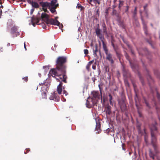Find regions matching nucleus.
Segmentation results:
<instances>
[{
	"label": "nucleus",
	"instance_id": "f257e3e1",
	"mask_svg": "<svg viewBox=\"0 0 160 160\" xmlns=\"http://www.w3.org/2000/svg\"><path fill=\"white\" fill-rule=\"evenodd\" d=\"M66 61L67 59L65 57H58L56 61V68L51 70L49 72L50 74H52V77H59L61 80L65 83H67L66 67L65 64Z\"/></svg>",
	"mask_w": 160,
	"mask_h": 160
},
{
	"label": "nucleus",
	"instance_id": "f03ea898",
	"mask_svg": "<svg viewBox=\"0 0 160 160\" xmlns=\"http://www.w3.org/2000/svg\"><path fill=\"white\" fill-rule=\"evenodd\" d=\"M151 131V135L152 137V143L153 145L154 148L156 151V146L155 145V142L156 141V139L155 135V132L157 131V128L155 125L152 124L150 127Z\"/></svg>",
	"mask_w": 160,
	"mask_h": 160
},
{
	"label": "nucleus",
	"instance_id": "7ed1b4c3",
	"mask_svg": "<svg viewBox=\"0 0 160 160\" xmlns=\"http://www.w3.org/2000/svg\"><path fill=\"white\" fill-rule=\"evenodd\" d=\"M102 47L106 55V59L108 60L111 64H113L114 61L112 58V55L108 52V49L107 48L106 44L102 45Z\"/></svg>",
	"mask_w": 160,
	"mask_h": 160
},
{
	"label": "nucleus",
	"instance_id": "20e7f679",
	"mask_svg": "<svg viewBox=\"0 0 160 160\" xmlns=\"http://www.w3.org/2000/svg\"><path fill=\"white\" fill-rule=\"evenodd\" d=\"M95 32L97 36L99 37L100 39L102 42V45L106 44L105 43L104 41V38L103 35L100 33L101 30L99 29V24H98V26L97 28L95 29Z\"/></svg>",
	"mask_w": 160,
	"mask_h": 160
},
{
	"label": "nucleus",
	"instance_id": "39448f33",
	"mask_svg": "<svg viewBox=\"0 0 160 160\" xmlns=\"http://www.w3.org/2000/svg\"><path fill=\"white\" fill-rule=\"evenodd\" d=\"M46 23L47 25L51 24L54 25H57L59 27V28H60L61 27H63L62 25L60 24L58 20H55L53 18L49 19L48 20V21Z\"/></svg>",
	"mask_w": 160,
	"mask_h": 160
},
{
	"label": "nucleus",
	"instance_id": "423d86ee",
	"mask_svg": "<svg viewBox=\"0 0 160 160\" xmlns=\"http://www.w3.org/2000/svg\"><path fill=\"white\" fill-rule=\"evenodd\" d=\"M59 78H56V79L58 81L60 82L59 84L57 86V91L59 94H61L62 92V87L63 89H64V88L62 87V81L60 78V77H58ZM62 82H63L62 81Z\"/></svg>",
	"mask_w": 160,
	"mask_h": 160
},
{
	"label": "nucleus",
	"instance_id": "0eeeda50",
	"mask_svg": "<svg viewBox=\"0 0 160 160\" xmlns=\"http://www.w3.org/2000/svg\"><path fill=\"white\" fill-rule=\"evenodd\" d=\"M40 4L42 6V10L44 11V12H48V11L47 9L48 8L49 9L50 8V3H48L47 2H40Z\"/></svg>",
	"mask_w": 160,
	"mask_h": 160
},
{
	"label": "nucleus",
	"instance_id": "6e6552de",
	"mask_svg": "<svg viewBox=\"0 0 160 160\" xmlns=\"http://www.w3.org/2000/svg\"><path fill=\"white\" fill-rule=\"evenodd\" d=\"M92 96H91V99L95 100L97 102V100L100 98V94L98 91H93L91 92Z\"/></svg>",
	"mask_w": 160,
	"mask_h": 160
},
{
	"label": "nucleus",
	"instance_id": "1a4fd4ad",
	"mask_svg": "<svg viewBox=\"0 0 160 160\" xmlns=\"http://www.w3.org/2000/svg\"><path fill=\"white\" fill-rule=\"evenodd\" d=\"M90 98V97H88L87 100L86 102V107L88 108H91L94 106L97 103L96 101L95 100L91 99V102H90L88 99Z\"/></svg>",
	"mask_w": 160,
	"mask_h": 160
},
{
	"label": "nucleus",
	"instance_id": "9d476101",
	"mask_svg": "<svg viewBox=\"0 0 160 160\" xmlns=\"http://www.w3.org/2000/svg\"><path fill=\"white\" fill-rule=\"evenodd\" d=\"M41 88V91H47L48 88V85L47 83H46L45 81H43V82L40 83L39 85V86Z\"/></svg>",
	"mask_w": 160,
	"mask_h": 160
},
{
	"label": "nucleus",
	"instance_id": "9b49d317",
	"mask_svg": "<svg viewBox=\"0 0 160 160\" xmlns=\"http://www.w3.org/2000/svg\"><path fill=\"white\" fill-rule=\"evenodd\" d=\"M125 56L126 59L129 61L131 67L133 69V70H134V69H136L137 70V68H138V66L136 65H134L132 63L131 61L129 59V55L128 54L126 53Z\"/></svg>",
	"mask_w": 160,
	"mask_h": 160
},
{
	"label": "nucleus",
	"instance_id": "f8f14e48",
	"mask_svg": "<svg viewBox=\"0 0 160 160\" xmlns=\"http://www.w3.org/2000/svg\"><path fill=\"white\" fill-rule=\"evenodd\" d=\"M11 33L12 35H15V36H17L18 34V31L17 27L16 26H13L11 29Z\"/></svg>",
	"mask_w": 160,
	"mask_h": 160
},
{
	"label": "nucleus",
	"instance_id": "ddd939ff",
	"mask_svg": "<svg viewBox=\"0 0 160 160\" xmlns=\"http://www.w3.org/2000/svg\"><path fill=\"white\" fill-rule=\"evenodd\" d=\"M119 105L121 109L122 112H125L127 109L126 105L124 101L120 102Z\"/></svg>",
	"mask_w": 160,
	"mask_h": 160
},
{
	"label": "nucleus",
	"instance_id": "4468645a",
	"mask_svg": "<svg viewBox=\"0 0 160 160\" xmlns=\"http://www.w3.org/2000/svg\"><path fill=\"white\" fill-rule=\"evenodd\" d=\"M105 110L107 115H110L112 113L111 107L109 104L107 105Z\"/></svg>",
	"mask_w": 160,
	"mask_h": 160
},
{
	"label": "nucleus",
	"instance_id": "2eb2a0df",
	"mask_svg": "<svg viewBox=\"0 0 160 160\" xmlns=\"http://www.w3.org/2000/svg\"><path fill=\"white\" fill-rule=\"evenodd\" d=\"M48 18L49 16L48 14L45 13H43L41 15L40 18L42 19V20H44V21L46 23L48 21V20L49 19Z\"/></svg>",
	"mask_w": 160,
	"mask_h": 160
},
{
	"label": "nucleus",
	"instance_id": "dca6fc26",
	"mask_svg": "<svg viewBox=\"0 0 160 160\" xmlns=\"http://www.w3.org/2000/svg\"><path fill=\"white\" fill-rule=\"evenodd\" d=\"M50 99L53 100L56 102H58L59 101L60 98L57 95L54 93L52 94V96H51Z\"/></svg>",
	"mask_w": 160,
	"mask_h": 160
},
{
	"label": "nucleus",
	"instance_id": "f3484780",
	"mask_svg": "<svg viewBox=\"0 0 160 160\" xmlns=\"http://www.w3.org/2000/svg\"><path fill=\"white\" fill-rule=\"evenodd\" d=\"M41 20V18L36 17L33 16L31 18L32 22H35L36 23H38Z\"/></svg>",
	"mask_w": 160,
	"mask_h": 160
},
{
	"label": "nucleus",
	"instance_id": "a211bd4d",
	"mask_svg": "<svg viewBox=\"0 0 160 160\" xmlns=\"http://www.w3.org/2000/svg\"><path fill=\"white\" fill-rule=\"evenodd\" d=\"M100 127H101V124L100 122L98 120V121H97L96 120V130L97 131H99L100 130Z\"/></svg>",
	"mask_w": 160,
	"mask_h": 160
},
{
	"label": "nucleus",
	"instance_id": "6ab92c4d",
	"mask_svg": "<svg viewBox=\"0 0 160 160\" xmlns=\"http://www.w3.org/2000/svg\"><path fill=\"white\" fill-rule=\"evenodd\" d=\"M30 3L33 8H38L39 7V4L36 2L30 1Z\"/></svg>",
	"mask_w": 160,
	"mask_h": 160
},
{
	"label": "nucleus",
	"instance_id": "aec40b11",
	"mask_svg": "<svg viewBox=\"0 0 160 160\" xmlns=\"http://www.w3.org/2000/svg\"><path fill=\"white\" fill-rule=\"evenodd\" d=\"M57 2V0H52L51 3H50V6L55 7V6L56 7H58V4H56Z\"/></svg>",
	"mask_w": 160,
	"mask_h": 160
},
{
	"label": "nucleus",
	"instance_id": "412c9836",
	"mask_svg": "<svg viewBox=\"0 0 160 160\" xmlns=\"http://www.w3.org/2000/svg\"><path fill=\"white\" fill-rule=\"evenodd\" d=\"M98 45L96 44H95L94 47L93 48V54L97 56V52H98Z\"/></svg>",
	"mask_w": 160,
	"mask_h": 160
},
{
	"label": "nucleus",
	"instance_id": "4be33fe9",
	"mask_svg": "<svg viewBox=\"0 0 160 160\" xmlns=\"http://www.w3.org/2000/svg\"><path fill=\"white\" fill-rule=\"evenodd\" d=\"M141 19L142 20V22L143 24V28L144 30H145L146 29H147V26L146 24L145 21H144L143 18L142 17H141Z\"/></svg>",
	"mask_w": 160,
	"mask_h": 160
},
{
	"label": "nucleus",
	"instance_id": "5701e85b",
	"mask_svg": "<svg viewBox=\"0 0 160 160\" xmlns=\"http://www.w3.org/2000/svg\"><path fill=\"white\" fill-rule=\"evenodd\" d=\"M135 100L136 103V105L137 107H138L139 105V100L137 94H136L135 96Z\"/></svg>",
	"mask_w": 160,
	"mask_h": 160
},
{
	"label": "nucleus",
	"instance_id": "b1692460",
	"mask_svg": "<svg viewBox=\"0 0 160 160\" xmlns=\"http://www.w3.org/2000/svg\"><path fill=\"white\" fill-rule=\"evenodd\" d=\"M57 8L55 6V7H50V8L49 9L52 13H54L55 12H56L55 9Z\"/></svg>",
	"mask_w": 160,
	"mask_h": 160
},
{
	"label": "nucleus",
	"instance_id": "393cba45",
	"mask_svg": "<svg viewBox=\"0 0 160 160\" xmlns=\"http://www.w3.org/2000/svg\"><path fill=\"white\" fill-rule=\"evenodd\" d=\"M108 96L109 97V101L110 102V103L111 105L113 106V102H112V95L110 94H109L108 95Z\"/></svg>",
	"mask_w": 160,
	"mask_h": 160
},
{
	"label": "nucleus",
	"instance_id": "a878e982",
	"mask_svg": "<svg viewBox=\"0 0 160 160\" xmlns=\"http://www.w3.org/2000/svg\"><path fill=\"white\" fill-rule=\"evenodd\" d=\"M124 4V2L121 0H119V3L118 4V8L119 9H120L123 6Z\"/></svg>",
	"mask_w": 160,
	"mask_h": 160
},
{
	"label": "nucleus",
	"instance_id": "bb28decb",
	"mask_svg": "<svg viewBox=\"0 0 160 160\" xmlns=\"http://www.w3.org/2000/svg\"><path fill=\"white\" fill-rule=\"evenodd\" d=\"M116 52V56L117 57L119 58V60L120 59V58L121 56V52L119 51H118Z\"/></svg>",
	"mask_w": 160,
	"mask_h": 160
},
{
	"label": "nucleus",
	"instance_id": "cd10ccee",
	"mask_svg": "<svg viewBox=\"0 0 160 160\" xmlns=\"http://www.w3.org/2000/svg\"><path fill=\"white\" fill-rule=\"evenodd\" d=\"M141 124H139L137 125V127H136L139 133H141Z\"/></svg>",
	"mask_w": 160,
	"mask_h": 160
},
{
	"label": "nucleus",
	"instance_id": "c85d7f7f",
	"mask_svg": "<svg viewBox=\"0 0 160 160\" xmlns=\"http://www.w3.org/2000/svg\"><path fill=\"white\" fill-rule=\"evenodd\" d=\"M149 154L150 157L152 158L153 160H154V159L155 155L151 150L150 151Z\"/></svg>",
	"mask_w": 160,
	"mask_h": 160
},
{
	"label": "nucleus",
	"instance_id": "c756f323",
	"mask_svg": "<svg viewBox=\"0 0 160 160\" xmlns=\"http://www.w3.org/2000/svg\"><path fill=\"white\" fill-rule=\"evenodd\" d=\"M101 93V102H102V103L103 104H104L105 103V101H106V100H105V98L103 97V98H102V92H100Z\"/></svg>",
	"mask_w": 160,
	"mask_h": 160
},
{
	"label": "nucleus",
	"instance_id": "7c9ffc66",
	"mask_svg": "<svg viewBox=\"0 0 160 160\" xmlns=\"http://www.w3.org/2000/svg\"><path fill=\"white\" fill-rule=\"evenodd\" d=\"M155 105L156 107V109L157 110V112L158 113H160V108H158V107L157 106V105L156 102H155Z\"/></svg>",
	"mask_w": 160,
	"mask_h": 160
},
{
	"label": "nucleus",
	"instance_id": "2f4dec72",
	"mask_svg": "<svg viewBox=\"0 0 160 160\" xmlns=\"http://www.w3.org/2000/svg\"><path fill=\"white\" fill-rule=\"evenodd\" d=\"M105 13L106 15H105V18H107L108 16V8H107L105 11Z\"/></svg>",
	"mask_w": 160,
	"mask_h": 160
},
{
	"label": "nucleus",
	"instance_id": "473e14b6",
	"mask_svg": "<svg viewBox=\"0 0 160 160\" xmlns=\"http://www.w3.org/2000/svg\"><path fill=\"white\" fill-rule=\"evenodd\" d=\"M103 32L105 33L106 35H107V30L106 27L103 28Z\"/></svg>",
	"mask_w": 160,
	"mask_h": 160
},
{
	"label": "nucleus",
	"instance_id": "72a5a7b5",
	"mask_svg": "<svg viewBox=\"0 0 160 160\" xmlns=\"http://www.w3.org/2000/svg\"><path fill=\"white\" fill-rule=\"evenodd\" d=\"M124 83L125 85L127 86H129V83L128 82V80L127 79H125L124 80Z\"/></svg>",
	"mask_w": 160,
	"mask_h": 160
},
{
	"label": "nucleus",
	"instance_id": "f704fd0d",
	"mask_svg": "<svg viewBox=\"0 0 160 160\" xmlns=\"http://www.w3.org/2000/svg\"><path fill=\"white\" fill-rule=\"evenodd\" d=\"M77 8L78 9H79L80 8H81V10H82L83 7L81 6V5L80 4H78L77 5Z\"/></svg>",
	"mask_w": 160,
	"mask_h": 160
},
{
	"label": "nucleus",
	"instance_id": "c9c22d12",
	"mask_svg": "<svg viewBox=\"0 0 160 160\" xmlns=\"http://www.w3.org/2000/svg\"><path fill=\"white\" fill-rule=\"evenodd\" d=\"M148 4H146L143 7L144 11L145 12H147V8L148 7Z\"/></svg>",
	"mask_w": 160,
	"mask_h": 160
},
{
	"label": "nucleus",
	"instance_id": "e433bc0d",
	"mask_svg": "<svg viewBox=\"0 0 160 160\" xmlns=\"http://www.w3.org/2000/svg\"><path fill=\"white\" fill-rule=\"evenodd\" d=\"M43 92L42 93V96L43 97V98H45L46 97V94L45 92V91H43Z\"/></svg>",
	"mask_w": 160,
	"mask_h": 160
},
{
	"label": "nucleus",
	"instance_id": "4c0bfd02",
	"mask_svg": "<svg viewBox=\"0 0 160 160\" xmlns=\"http://www.w3.org/2000/svg\"><path fill=\"white\" fill-rule=\"evenodd\" d=\"M144 102L147 106V107H148L149 108H150V107L149 105V104L147 102V101L145 99H144Z\"/></svg>",
	"mask_w": 160,
	"mask_h": 160
},
{
	"label": "nucleus",
	"instance_id": "58836bf2",
	"mask_svg": "<svg viewBox=\"0 0 160 160\" xmlns=\"http://www.w3.org/2000/svg\"><path fill=\"white\" fill-rule=\"evenodd\" d=\"M22 79L24 80L25 82H27L28 80V77H25L22 78Z\"/></svg>",
	"mask_w": 160,
	"mask_h": 160
},
{
	"label": "nucleus",
	"instance_id": "ea45409f",
	"mask_svg": "<svg viewBox=\"0 0 160 160\" xmlns=\"http://www.w3.org/2000/svg\"><path fill=\"white\" fill-rule=\"evenodd\" d=\"M112 13L114 15H115L116 16H117V11L115 9H113L112 11Z\"/></svg>",
	"mask_w": 160,
	"mask_h": 160
},
{
	"label": "nucleus",
	"instance_id": "a19ab883",
	"mask_svg": "<svg viewBox=\"0 0 160 160\" xmlns=\"http://www.w3.org/2000/svg\"><path fill=\"white\" fill-rule=\"evenodd\" d=\"M84 53L85 54L87 55L88 53V50L87 49H84Z\"/></svg>",
	"mask_w": 160,
	"mask_h": 160
},
{
	"label": "nucleus",
	"instance_id": "79ce46f5",
	"mask_svg": "<svg viewBox=\"0 0 160 160\" xmlns=\"http://www.w3.org/2000/svg\"><path fill=\"white\" fill-rule=\"evenodd\" d=\"M34 11V8H32L31 10V11H30V14L31 15H32V14L33 12Z\"/></svg>",
	"mask_w": 160,
	"mask_h": 160
},
{
	"label": "nucleus",
	"instance_id": "37998d69",
	"mask_svg": "<svg viewBox=\"0 0 160 160\" xmlns=\"http://www.w3.org/2000/svg\"><path fill=\"white\" fill-rule=\"evenodd\" d=\"M90 64H88L86 66V69H87V70H89V68L90 67Z\"/></svg>",
	"mask_w": 160,
	"mask_h": 160
},
{
	"label": "nucleus",
	"instance_id": "c03bdc74",
	"mask_svg": "<svg viewBox=\"0 0 160 160\" xmlns=\"http://www.w3.org/2000/svg\"><path fill=\"white\" fill-rule=\"evenodd\" d=\"M137 14V12L133 11V17L134 18H135L136 17Z\"/></svg>",
	"mask_w": 160,
	"mask_h": 160
},
{
	"label": "nucleus",
	"instance_id": "a18cd8bd",
	"mask_svg": "<svg viewBox=\"0 0 160 160\" xmlns=\"http://www.w3.org/2000/svg\"><path fill=\"white\" fill-rule=\"evenodd\" d=\"M100 0H93V1L94 2H96L98 4H100Z\"/></svg>",
	"mask_w": 160,
	"mask_h": 160
},
{
	"label": "nucleus",
	"instance_id": "49530a36",
	"mask_svg": "<svg viewBox=\"0 0 160 160\" xmlns=\"http://www.w3.org/2000/svg\"><path fill=\"white\" fill-rule=\"evenodd\" d=\"M113 49H114V51H115V52L118 51V47H115L114 48H113Z\"/></svg>",
	"mask_w": 160,
	"mask_h": 160
},
{
	"label": "nucleus",
	"instance_id": "de8ad7c7",
	"mask_svg": "<svg viewBox=\"0 0 160 160\" xmlns=\"http://www.w3.org/2000/svg\"><path fill=\"white\" fill-rule=\"evenodd\" d=\"M26 152H24L25 154H26L27 153H28L30 151V149L29 148H27L26 149Z\"/></svg>",
	"mask_w": 160,
	"mask_h": 160
},
{
	"label": "nucleus",
	"instance_id": "09e8293b",
	"mask_svg": "<svg viewBox=\"0 0 160 160\" xmlns=\"http://www.w3.org/2000/svg\"><path fill=\"white\" fill-rule=\"evenodd\" d=\"M63 94H65L66 96L68 94L67 92L65 90H63Z\"/></svg>",
	"mask_w": 160,
	"mask_h": 160
},
{
	"label": "nucleus",
	"instance_id": "8fccbe9b",
	"mask_svg": "<svg viewBox=\"0 0 160 160\" xmlns=\"http://www.w3.org/2000/svg\"><path fill=\"white\" fill-rule=\"evenodd\" d=\"M117 6V5L116 4H114V5L112 6L113 9H114Z\"/></svg>",
	"mask_w": 160,
	"mask_h": 160
},
{
	"label": "nucleus",
	"instance_id": "3c124183",
	"mask_svg": "<svg viewBox=\"0 0 160 160\" xmlns=\"http://www.w3.org/2000/svg\"><path fill=\"white\" fill-rule=\"evenodd\" d=\"M146 71L147 72V73H148V77L150 78V79L151 78V77L150 75H149V72H148V70H146Z\"/></svg>",
	"mask_w": 160,
	"mask_h": 160
},
{
	"label": "nucleus",
	"instance_id": "603ef678",
	"mask_svg": "<svg viewBox=\"0 0 160 160\" xmlns=\"http://www.w3.org/2000/svg\"><path fill=\"white\" fill-rule=\"evenodd\" d=\"M144 30V32H145V34L146 35H148V29H146L145 30Z\"/></svg>",
	"mask_w": 160,
	"mask_h": 160
},
{
	"label": "nucleus",
	"instance_id": "864d4df0",
	"mask_svg": "<svg viewBox=\"0 0 160 160\" xmlns=\"http://www.w3.org/2000/svg\"><path fill=\"white\" fill-rule=\"evenodd\" d=\"M124 147H125L124 144H122V149L123 150H125V148H124Z\"/></svg>",
	"mask_w": 160,
	"mask_h": 160
},
{
	"label": "nucleus",
	"instance_id": "5fc2aeb1",
	"mask_svg": "<svg viewBox=\"0 0 160 160\" xmlns=\"http://www.w3.org/2000/svg\"><path fill=\"white\" fill-rule=\"evenodd\" d=\"M129 6H126V9L125 10V12H128V9H129Z\"/></svg>",
	"mask_w": 160,
	"mask_h": 160
},
{
	"label": "nucleus",
	"instance_id": "6e6d98bb",
	"mask_svg": "<svg viewBox=\"0 0 160 160\" xmlns=\"http://www.w3.org/2000/svg\"><path fill=\"white\" fill-rule=\"evenodd\" d=\"M111 45L113 47V48H114L115 47L114 43L112 41L111 42Z\"/></svg>",
	"mask_w": 160,
	"mask_h": 160
},
{
	"label": "nucleus",
	"instance_id": "4d7b16f0",
	"mask_svg": "<svg viewBox=\"0 0 160 160\" xmlns=\"http://www.w3.org/2000/svg\"><path fill=\"white\" fill-rule=\"evenodd\" d=\"M102 28L105 27H106V26L105 25V24L104 22H103L102 24Z\"/></svg>",
	"mask_w": 160,
	"mask_h": 160
},
{
	"label": "nucleus",
	"instance_id": "13d9d810",
	"mask_svg": "<svg viewBox=\"0 0 160 160\" xmlns=\"http://www.w3.org/2000/svg\"><path fill=\"white\" fill-rule=\"evenodd\" d=\"M94 60H92L88 63V64H90V65H91V64L93 62Z\"/></svg>",
	"mask_w": 160,
	"mask_h": 160
},
{
	"label": "nucleus",
	"instance_id": "bf43d9fd",
	"mask_svg": "<svg viewBox=\"0 0 160 160\" xmlns=\"http://www.w3.org/2000/svg\"><path fill=\"white\" fill-rule=\"evenodd\" d=\"M96 66L95 65H93L92 66V68L93 69L95 70L96 69Z\"/></svg>",
	"mask_w": 160,
	"mask_h": 160
},
{
	"label": "nucleus",
	"instance_id": "052dcab7",
	"mask_svg": "<svg viewBox=\"0 0 160 160\" xmlns=\"http://www.w3.org/2000/svg\"><path fill=\"white\" fill-rule=\"evenodd\" d=\"M2 11L1 9H0V18H1V16L2 15Z\"/></svg>",
	"mask_w": 160,
	"mask_h": 160
},
{
	"label": "nucleus",
	"instance_id": "680f3d73",
	"mask_svg": "<svg viewBox=\"0 0 160 160\" xmlns=\"http://www.w3.org/2000/svg\"><path fill=\"white\" fill-rule=\"evenodd\" d=\"M92 0H89V3L92 6V5L91 4V2H92Z\"/></svg>",
	"mask_w": 160,
	"mask_h": 160
},
{
	"label": "nucleus",
	"instance_id": "e2e57ef3",
	"mask_svg": "<svg viewBox=\"0 0 160 160\" xmlns=\"http://www.w3.org/2000/svg\"><path fill=\"white\" fill-rule=\"evenodd\" d=\"M32 22V25L34 26V27H35V24L36 23L35 22Z\"/></svg>",
	"mask_w": 160,
	"mask_h": 160
},
{
	"label": "nucleus",
	"instance_id": "0e129e2a",
	"mask_svg": "<svg viewBox=\"0 0 160 160\" xmlns=\"http://www.w3.org/2000/svg\"><path fill=\"white\" fill-rule=\"evenodd\" d=\"M140 80H141V82L142 83V84L143 85L144 83H143V80H142L141 78L140 77Z\"/></svg>",
	"mask_w": 160,
	"mask_h": 160
},
{
	"label": "nucleus",
	"instance_id": "69168bd1",
	"mask_svg": "<svg viewBox=\"0 0 160 160\" xmlns=\"http://www.w3.org/2000/svg\"><path fill=\"white\" fill-rule=\"evenodd\" d=\"M134 11L137 12V7H135L134 10Z\"/></svg>",
	"mask_w": 160,
	"mask_h": 160
},
{
	"label": "nucleus",
	"instance_id": "338daca9",
	"mask_svg": "<svg viewBox=\"0 0 160 160\" xmlns=\"http://www.w3.org/2000/svg\"><path fill=\"white\" fill-rule=\"evenodd\" d=\"M24 48H25V50H27V48H26V46H25V43H24Z\"/></svg>",
	"mask_w": 160,
	"mask_h": 160
},
{
	"label": "nucleus",
	"instance_id": "774afa93",
	"mask_svg": "<svg viewBox=\"0 0 160 160\" xmlns=\"http://www.w3.org/2000/svg\"><path fill=\"white\" fill-rule=\"evenodd\" d=\"M117 1V0H113L114 4H116V3Z\"/></svg>",
	"mask_w": 160,
	"mask_h": 160
}]
</instances>
